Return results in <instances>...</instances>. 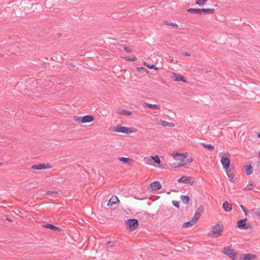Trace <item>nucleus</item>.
<instances>
[{"mask_svg": "<svg viewBox=\"0 0 260 260\" xmlns=\"http://www.w3.org/2000/svg\"><path fill=\"white\" fill-rule=\"evenodd\" d=\"M244 213H245V214L246 215V211H244Z\"/></svg>", "mask_w": 260, "mask_h": 260, "instance_id": "53", "label": "nucleus"}, {"mask_svg": "<svg viewBox=\"0 0 260 260\" xmlns=\"http://www.w3.org/2000/svg\"><path fill=\"white\" fill-rule=\"evenodd\" d=\"M245 171L247 175L252 174L253 172L252 166L251 165L245 166Z\"/></svg>", "mask_w": 260, "mask_h": 260, "instance_id": "19", "label": "nucleus"}, {"mask_svg": "<svg viewBox=\"0 0 260 260\" xmlns=\"http://www.w3.org/2000/svg\"><path fill=\"white\" fill-rule=\"evenodd\" d=\"M143 106L145 108H147L151 109H159L160 108V106L159 105H154L147 103H144Z\"/></svg>", "mask_w": 260, "mask_h": 260, "instance_id": "15", "label": "nucleus"}, {"mask_svg": "<svg viewBox=\"0 0 260 260\" xmlns=\"http://www.w3.org/2000/svg\"><path fill=\"white\" fill-rule=\"evenodd\" d=\"M137 59V58L136 56H133L131 58V61H136Z\"/></svg>", "mask_w": 260, "mask_h": 260, "instance_id": "42", "label": "nucleus"}, {"mask_svg": "<svg viewBox=\"0 0 260 260\" xmlns=\"http://www.w3.org/2000/svg\"><path fill=\"white\" fill-rule=\"evenodd\" d=\"M220 162L224 170H228L230 167V155L228 152L223 151L219 154Z\"/></svg>", "mask_w": 260, "mask_h": 260, "instance_id": "2", "label": "nucleus"}, {"mask_svg": "<svg viewBox=\"0 0 260 260\" xmlns=\"http://www.w3.org/2000/svg\"><path fill=\"white\" fill-rule=\"evenodd\" d=\"M254 187V186L253 185V184L252 183H248L246 186V188L248 190H251L252 189H253Z\"/></svg>", "mask_w": 260, "mask_h": 260, "instance_id": "34", "label": "nucleus"}, {"mask_svg": "<svg viewBox=\"0 0 260 260\" xmlns=\"http://www.w3.org/2000/svg\"><path fill=\"white\" fill-rule=\"evenodd\" d=\"M237 226L241 229H244V219H240L238 222Z\"/></svg>", "mask_w": 260, "mask_h": 260, "instance_id": "31", "label": "nucleus"}, {"mask_svg": "<svg viewBox=\"0 0 260 260\" xmlns=\"http://www.w3.org/2000/svg\"><path fill=\"white\" fill-rule=\"evenodd\" d=\"M118 202H119L118 198L116 196H113L109 200L108 203V206L109 207L111 206L114 204H116Z\"/></svg>", "mask_w": 260, "mask_h": 260, "instance_id": "17", "label": "nucleus"}, {"mask_svg": "<svg viewBox=\"0 0 260 260\" xmlns=\"http://www.w3.org/2000/svg\"><path fill=\"white\" fill-rule=\"evenodd\" d=\"M112 131L116 133H120L125 134H131L135 132V131H133L132 128H128L120 125H117L113 127Z\"/></svg>", "mask_w": 260, "mask_h": 260, "instance_id": "3", "label": "nucleus"}, {"mask_svg": "<svg viewBox=\"0 0 260 260\" xmlns=\"http://www.w3.org/2000/svg\"><path fill=\"white\" fill-rule=\"evenodd\" d=\"M94 119V117L92 115H85L81 117H77L76 120L81 123H86L92 121Z\"/></svg>", "mask_w": 260, "mask_h": 260, "instance_id": "8", "label": "nucleus"}, {"mask_svg": "<svg viewBox=\"0 0 260 260\" xmlns=\"http://www.w3.org/2000/svg\"><path fill=\"white\" fill-rule=\"evenodd\" d=\"M195 223L196 222L192 219H191L189 221L184 222L182 226L184 228H188L193 226Z\"/></svg>", "mask_w": 260, "mask_h": 260, "instance_id": "23", "label": "nucleus"}, {"mask_svg": "<svg viewBox=\"0 0 260 260\" xmlns=\"http://www.w3.org/2000/svg\"><path fill=\"white\" fill-rule=\"evenodd\" d=\"M200 9H195V8H189L187 10V11L192 14H198L201 15L200 14Z\"/></svg>", "mask_w": 260, "mask_h": 260, "instance_id": "20", "label": "nucleus"}, {"mask_svg": "<svg viewBox=\"0 0 260 260\" xmlns=\"http://www.w3.org/2000/svg\"><path fill=\"white\" fill-rule=\"evenodd\" d=\"M2 165V164L0 162V166Z\"/></svg>", "mask_w": 260, "mask_h": 260, "instance_id": "52", "label": "nucleus"}, {"mask_svg": "<svg viewBox=\"0 0 260 260\" xmlns=\"http://www.w3.org/2000/svg\"><path fill=\"white\" fill-rule=\"evenodd\" d=\"M141 69H144V68H143V67H141V68H139V69H138V70H139V71H140Z\"/></svg>", "mask_w": 260, "mask_h": 260, "instance_id": "47", "label": "nucleus"}, {"mask_svg": "<svg viewBox=\"0 0 260 260\" xmlns=\"http://www.w3.org/2000/svg\"><path fill=\"white\" fill-rule=\"evenodd\" d=\"M124 59L125 60H127V61H131V58L129 57H124Z\"/></svg>", "mask_w": 260, "mask_h": 260, "instance_id": "44", "label": "nucleus"}, {"mask_svg": "<svg viewBox=\"0 0 260 260\" xmlns=\"http://www.w3.org/2000/svg\"><path fill=\"white\" fill-rule=\"evenodd\" d=\"M257 256L252 253L245 254V260H257Z\"/></svg>", "mask_w": 260, "mask_h": 260, "instance_id": "18", "label": "nucleus"}, {"mask_svg": "<svg viewBox=\"0 0 260 260\" xmlns=\"http://www.w3.org/2000/svg\"><path fill=\"white\" fill-rule=\"evenodd\" d=\"M202 145L204 147L207 148L209 150H213L214 149V147L210 144H203Z\"/></svg>", "mask_w": 260, "mask_h": 260, "instance_id": "30", "label": "nucleus"}, {"mask_svg": "<svg viewBox=\"0 0 260 260\" xmlns=\"http://www.w3.org/2000/svg\"><path fill=\"white\" fill-rule=\"evenodd\" d=\"M126 224L128 226V229L129 231L135 230L139 226L138 220L136 219H130L127 220Z\"/></svg>", "mask_w": 260, "mask_h": 260, "instance_id": "5", "label": "nucleus"}, {"mask_svg": "<svg viewBox=\"0 0 260 260\" xmlns=\"http://www.w3.org/2000/svg\"><path fill=\"white\" fill-rule=\"evenodd\" d=\"M203 212V208H202V206H200V207H199V208L197 210L196 213H198L199 214H200L201 215L202 214V213Z\"/></svg>", "mask_w": 260, "mask_h": 260, "instance_id": "35", "label": "nucleus"}, {"mask_svg": "<svg viewBox=\"0 0 260 260\" xmlns=\"http://www.w3.org/2000/svg\"><path fill=\"white\" fill-rule=\"evenodd\" d=\"M173 156L176 160L180 161L177 166L174 167L175 168L186 165L191 162L192 160V159L187 158L186 153L177 152L174 153Z\"/></svg>", "mask_w": 260, "mask_h": 260, "instance_id": "1", "label": "nucleus"}, {"mask_svg": "<svg viewBox=\"0 0 260 260\" xmlns=\"http://www.w3.org/2000/svg\"><path fill=\"white\" fill-rule=\"evenodd\" d=\"M258 157H260V151L258 153Z\"/></svg>", "mask_w": 260, "mask_h": 260, "instance_id": "51", "label": "nucleus"}, {"mask_svg": "<svg viewBox=\"0 0 260 260\" xmlns=\"http://www.w3.org/2000/svg\"><path fill=\"white\" fill-rule=\"evenodd\" d=\"M123 49L126 52H131L132 51L131 48L128 47H124Z\"/></svg>", "mask_w": 260, "mask_h": 260, "instance_id": "39", "label": "nucleus"}, {"mask_svg": "<svg viewBox=\"0 0 260 260\" xmlns=\"http://www.w3.org/2000/svg\"><path fill=\"white\" fill-rule=\"evenodd\" d=\"M70 66H71V67H74L72 64H70Z\"/></svg>", "mask_w": 260, "mask_h": 260, "instance_id": "49", "label": "nucleus"}, {"mask_svg": "<svg viewBox=\"0 0 260 260\" xmlns=\"http://www.w3.org/2000/svg\"><path fill=\"white\" fill-rule=\"evenodd\" d=\"M257 137H258L259 138H260V132H258V133H257Z\"/></svg>", "mask_w": 260, "mask_h": 260, "instance_id": "45", "label": "nucleus"}, {"mask_svg": "<svg viewBox=\"0 0 260 260\" xmlns=\"http://www.w3.org/2000/svg\"><path fill=\"white\" fill-rule=\"evenodd\" d=\"M144 65L149 69H154L155 70H157L158 69V68L156 67L154 64H149L146 62H144Z\"/></svg>", "mask_w": 260, "mask_h": 260, "instance_id": "26", "label": "nucleus"}, {"mask_svg": "<svg viewBox=\"0 0 260 260\" xmlns=\"http://www.w3.org/2000/svg\"><path fill=\"white\" fill-rule=\"evenodd\" d=\"M173 205L177 207V208H179V205H180V203L178 201H173Z\"/></svg>", "mask_w": 260, "mask_h": 260, "instance_id": "37", "label": "nucleus"}, {"mask_svg": "<svg viewBox=\"0 0 260 260\" xmlns=\"http://www.w3.org/2000/svg\"><path fill=\"white\" fill-rule=\"evenodd\" d=\"M245 230H249L251 232L253 231L252 226L249 223L246 222V219H245Z\"/></svg>", "mask_w": 260, "mask_h": 260, "instance_id": "29", "label": "nucleus"}, {"mask_svg": "<svg viewBox=\"0 0 260 260\" xmlns=\"http://www.w3.org/2000/svg\"><path fill=\"white\" fill-rule=\"evenodd\" d=\"M179 179H192V178L190 177H187L186 176H183L179 178Z\"/></svg>", "mask_w": 260, "mask_h": 260, "instance_id": "40", "label": "nucleus"}, {"mask_svg": "<svg viewBox=\"0 0 260 260\" xmlns=\"http://www.w3.org/2000/svg\"><path fill=\"white\" fill-rule=\"evenodd\" d=\"M183 54L185 56H190V53H189L187 52H184Z\"/></svg>", "mask_w": 260, "mask_h": 260, "instance_id": "43", "label": "nucleus"}, {"mask_svg": "<svg viewBox=\"0 0 260 260\" xmlns=\"http://www.w3.org/2000/svg\"><path fill=\"white\" fill-rule=\"evenodd\" d=\"M222 207L224 210L227 212H229L232 210V205L226 201L223 202Z\"/></svg>", "mask_w": 260, "mask_h": 260, "instance_id": "13", "label": "nucleus"}, {"mask_svg": "<svg viewBox=\"0 0 260 260\" xmlns=\"http://www.w3.org/2000/svg\"><path fill=\"white\" fill-rule=\"evenodd\" d=\"M178 183L184 184V186H182L184 189H187L189 186L193 183V180H178Z\"/></svg>", "mask_w": 260, "mask_h": 260, "instance_id": "10", "label": "nucleus"}, {"mask_svg": "<svg viewBox=\"0 0 260 260\" xmlns=\"http://www.w3.org/2000/svg\"><path fill=\"white\" fill-rule=\"evenodd\" d=\"M146 158H146V157L144 158L145 163L147 164H148V165H151L152 161H151L150 160H146Z\"/></svg>", "mask_w": 260, "mask_h": 260, "instance_id": "41", "label": "nucleus"}, {"mask_svg": "<svg viewBox=\"0 0 260 260\" xmlns=\"http://www.w3.org/2000/svg\"><path fill=\"white\" fill-rule=\"evenodd\" d=\"M229 179H234L235 177L234 170L232 168H229L228 170H224Z\"/></svg>", "mask_w": 260, "mask_h": 260, "instance_id": "14", "label": "nucleus"}, {"mask_svg": "<svg viewBox=\"0 0 260 260\" xmlns=\"http://www.w3.org/2000/svg\"><path fill=\"white\" fill-rule=\"evenodd\" d=\"M208 0H196V4L199 6H204Z\"/></svg>", "mask_w": 260, "mask_h": 260, "instance_id": "27", "label": "nucleus"}, {"mask_svg": "<svg viewBox=\"0 0 260 260\" xmlns=\"http://www.w3.org/2000/svg\"><path fill=\"white\" fill-rule=\"evenodd\" d=\"M181 199L182 202L185 204H188L189 201V198L186 195H182Z\"/></svg>", "mask_w": 260, "mask_h": 260, "instance_id": "24", "label": "nucleus"}, {"mask_svg": "<svg viewBox=\"0 0 260 260\" xmlns=\"http://www.w3.org/2000/svg\"><path fill=\"white\" fill-rule=\"evenodd\" d=\"M240 260H244V257H241L240 258Z\"/></svg>", "mask_w": 260, "mask_h": 260, "instance_id": "48", "label": "nucleus"}, {"mask_svg": "<svg viewBox=\"0 0 260 260\" xmlns=\"http://www.w3.org/2000/svg\"><path fill=\"white\" fill-rule=\"evenodd\" d=\"M222 231L223 228L221 225L219 224L214 225L211 228V232L208 235L214 238H217L220 235Z\"/></svg>", "mask_w": 260, "mask_h": 260, "instance_id": "4", "label": "nucleus"}, {"mask_svg": "<svg viewBox=\"0 0 260 260\" xmlns=\"http://www.w3.org/2000/svg\"><path fill=\"white\" fill-rule=\"evenodd\" d=\"M57 193V192L55 190H53V191H48L47 192H46V194H51V193H53V194H56Z\"/></svg>", "mask_w": 260, "mask_h": 260, "instance_id": "38", "label": "nucleus"}, {"mask_svg": "<svg viewBox=\"0 0 260 260\" xmlns=\"http://www.w3.org/2000/svg\"><path fill=\"white\" fill-rule=\"evenodd\" d=\"M165 24H166L168 26H172V27H174V28H178V25L177 23H174V22H169V21H166L165 22Z\"/></svg>", "mask_w": 260, "mask_h": 260, "instance_id": "28", "label": "nucleus"}, {"mask_svg": "<svg viewBox=\"0 0 260 260\" xmlns=\"http://www.w3.org/2000/svg\"><path fill=\"white\" fill-rule=\"evenodd\" d=\"M240 207L242 208V209L243 210V211H244V206L243 205H240Z\"/></svg>", "mask_w": 260, "mask_h": 260, "instance_id": "46", "label": "nucleus"}, {"mask_svg": "<svg viewBox=\"0 0 260 260\" xmlns=\"http://www.w3.org/2000/svg\"><path fill=\"white\" fill-rule=\"evenodd\" d=\"M160 124L164 127H172L174 126V124L172 122H169L164 120H160Z\"/></svg>", "mask_w": 260, "mask_h": 260, "instance_id": "22", "label": "nucleus"}, {"mask_svg": "<svg viewBox=\"0 0 260 260\" xmlns=\"http://www.w3.org/2000/svg\"><path fill=\"white\" fill-rule=\"evenodd\" d=\"M171 78L175 81H181L184 83H186L187 82L185 78L182 75L175 73H172L171 75Z\"/></svg>", "mask_w": 260, "mask_h": 260, "instance_id": "7", "label": "nucleus"}, {"mask_svg": "<svg viewBox=\"0 0 260 260\" xmlns=\"http://www.w3.org/2000/svg\"><path fill=\"white\" fill-rule=\"evenodd\" d=\"M117 112L118 114L123 115L129 116L132 114V112L131 111L124 109H119Z\"/></svg>", "mask_w": 260, "mask_h": 260, "instance_id": "21", "label": "nucleus"}, {"mask_svg": "<svg viewBox=\"0 0 260 260\" xmlns=\"http://www.w3.org/2000/svg\"><path fill=\"white\" fill-rule=\"evenodd\" d=\"M31 168L32 169L34 170H41L43 169H45L46 168H49V167H46L45 164H39L37 165H32Z\"/></svg>", "mask_w": 260, "mask_h": 260, "instance_id": "12", "label": "nucleus"}, {"mask_svg": "<svg viewBox=\"0 0 260 260\" xmlns=\"http://www.w3.org/2000/svg\"><path fill=\"white\" fill-rule=\"evenodd\" d=\"M222 252L232 259H234L235 256V252L234 250L231 249L230 247H225L223 249Z\"/></svg>", "mask_w": 260, "mask_h": 260, "instance_id": "9", "label": "nucleus"}, {"mask_svg": "<svg viewBox=\"0 0 260 260\" xmlns=\"http://www.w3.org/2000/svg\"><path fill=\"white\" fill-rule=\"evenodd\" d=\"M119 160L121 161H122L124 163H127L129 160H130L129 158L124 157H121L119 158Z\"/></svg>", "mask_w": 260, "mask_h": 260, "instance_id": "33", "label": "nucleus"}, {"mask_svg": "<svg viewBox=\"0 0 260 260\" xmlns=\"http://www.w3.org/2000/svg\"><path fill=\"white\" fill-rule=\"evenodd\" d=\"M254 214L258 217L260 218V209H256L255 212H254Z\"/></svg>", "mask_w": 260, "mask_h": 260, "instance_id": "36", "label": "nucleus"}, {"mask_svg": "<svg viewBox=\"0 0 260 260\" xmlns=\"http://www.w3.org/2000/svg\"><path fill=\"white\" fill-rule=\"evenodd\" d=\"M111 242L110 241H109L108 242H107V244H109L110 243H111Z\"/></svg>", "mask_w": 260, "mask_h": 260, "instance_id": "50", "label": "nucleus"}, {"mask_svg": "<svg viewBox=\"0 0 260 260\" xmlns=\"http://www.w3.org/2000/svg\"><path fill=\"white\" fill-rule=\"evenodd\" d=\"M44 226L46 228L49 229L50 230L55 231V230H58L59 228L55 226V225L51 224H47L44 225Z\"/></svg>", "mask_w": 260, "mask_h": 260, "instance_id": "25", "label": "nucleus"}, {"mask_svg": "<svg viewBox=\"0 0 260 260\" xmlns=\"http://www.w3.org/2000/svg\"><path fill=\"white\" fill-rule=\"evenodd\" d=\"M161 188V185L158 181H154L149 184L148 189L150 191H156Z\"/></svg>", "mask_w": 260, "mask_h": 260, "instance_id": "6", "label": "nucleus"}, {"mask_svg": "<svg viewBox=\"0 0 260 260\" xmlns=\"http://www.w3.org/2000/svg\"><path fill=\"white\" fill-rule=\"evenodd\" d=\"M200 14L201 15H206L209 14V13H214L215 11V10L214 9H205V8H201L200 9Z\"/></svg>", "mask_w": 260, "mask_h": 260, "instance_id": "16", "label": "nucleus"}, {"mask_svg": "<svg viewBox=\"0 0 260 260\" xmlns=\"http://www.w3.org/2000/svg\"><path fill=\"white\" fill-rule=\"evenodd\" d=\"M146 160H150L151 161L153 160V161L157 165H159L161 163L160 158L158 155H153L150 157H147V158L146 159Z\"/></svg>", "mask_w": 260, "mask_h": 260, "instance_id": "11", "label": "nucleus"}, {"mask_svg": "<svg viewBox=\"0 0 260 260\" xmlns=\"http://www.w3.org/2000/svg\"><path fill=\"white\" fill-rule=\"evenodd\" d=\"M201 216V215L198 213H195V214L192 219L196 223L200 218Z\"/></svg>", "mask_w": 260, "mask_h": 260, "instance_id": "32", "label": "nucleus"}]
</instances>
